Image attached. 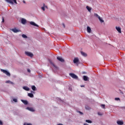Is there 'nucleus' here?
<instances>
[{"label": "nucleus", "instance_id": "nucleus-42", "mask_svg": "<svg viewBox=\"0 0 125 125\" xmlns=\"http://www.w3.org/2000/svg\"><path fill=\"white\" fill-rule=\"evenodd\" d=\"M57 125H63L62 124H58Z\"/></svg>", "mask_w": 125, "mask_h": 125}, {"label": "nucleus", "instance_id": "nucleus-39", "mask_svg": "<svg viewBox=\"0 0 125 125\" xmlns=\"http://www.w3.org/2000/svg\"><path fill=\"white\" fill-rule=\"evenodd\" d=\"M79 113H80V114H81V115H83V112H81V111H79Z\"/></svg>", "mask_w": 125, "mask_h": 125}, {"label": "nucleus", "instance_id": "nucleus-29", "mask_svg": "<svg viewBox=\"0 0 125 125\" xmlns=\"http://www.w3.org/2000/svg\"><path fill=\"white\" fill-rule=\"evenodd\" d=\"M42 9L43 10V11H44V10H45V8L44 7V6H43V7H42Z\"/></svg>", "mask_w": 125, "mask_h": 125}, {"label": "nucleus", "instance_id": "nucleus-27", "mask_svg": "<svg viewBox=\"0 0 125 125\" xmlns=\"http://www.w3.org/2000/svg\"><path fill=\"white\" fill-rule=\"evenodd\" d=\"M94 16H96V17H97L98 18H99L100 16H99L98 15V14H96V13H95L94 14Z\"/></svg>", "mask_w": 125, "mask_h": 125}, {"label": "nucleus", "instance_id": "nucleus-13", "mask_svg": "<svg viewBox=\"0 0 125 125\" xmlns=\"http://www.w3.org/2000/svg\"><path fill=\"white\" fill-rule=\"evenodd\" d=\"M21 21V23L23 24H26V22H27V21L24 19H22Z\"/></svg>", "mask_w": 125, "mask_h": 125}, {"label": "nucleus", "instance_id": "nucleus-23", "mask_svg": "<svg viewBox=\"0 0 125 125\" xmlns=\"http://www.w3.org/2000/svg\"><path fill=\"white\" fill-rule=\"evenodd\" d=\"M86 123H88V124H91L92 122L89 120H85Z\"/></svg>", "mask_w": 125, "mask_h": 125}, {"label": "nucleus", "instance_id": "nucleus-26", "mask_svg": "<svg viewBox=\"0 0 125 125\" xmlns=\"http://www.w3.org/2000/svg\"><path fill=\"white\" fill-rule=\"evenodd\" d=\"M89 109H90L89 106H88V105L85 106V109L86 110H89Z\"/></svg>", "mask_w": 125, "mask_h": 125}, {"label": "nucleus", "instance_id": "nucleus-1", "mask_svg": "<svg viewBox=\"0 0 125 125\" xmlns=\"http://www.w3.org/2000/svg\"><path fill=\"white\" fill-rule=\"evenodd\" d=\"M6 1L11 4H14V3L17 4V1H16V0H6Z\"/></svg>", "mask_w": 125, "mask_h": 125}, {"label": "nucleus", "instance_id": "nucleus-4", "mask_svg": "<svg viewBox=\"0 0 125 125\" xmlns=\"http://www.w3.org/2000/svg\"><path fill=\"white\" fill-rule=\"evenodd\" d=\"M25 53L26 55H27V56H29V57H33V56H34L33 53L30 52H25Z\"/></svg>", "mask_w": 125, "mask_h": 125}, {"label": "nucleus", "instance_id": "nucleus-33", "mask_svg": "<svg viewBox=\"0 0 125 125\" xmlns=\"http://www.w3.org/2000/svg\"><path fill=\"white\" fill-rule=\"evenodd\" d=\"M27 72H28V73H31V70H30L29 69H27Z\"/></svg>", "mask_w": 125, "mask_h": 125}, {"label": "nucleus", "instance_id": "nucleus-24", "mask_svg": "<svg viewBox=\"0 0 125 125\" xmlns=\"http://www.w3.org/2000/svg\"><path fill=\"white\" fill-rule=\"evenodd\" d=\"M22 37L23 39H27V38H28V37L25 34H22Z\"/></svg>", "mask_w": 125, "mask_h": 125}, {"label": "nucleus", "instance_id": "nucleus-22", "mask_svg": "<svg viewBox=\"0 0 125 125\" xmlns=\"http://www.w3.org/2000/svg\"><path fill=\"white\" fill-rule=\"evenodd\" d=\"M81 53L82 55H83V56H84V57H86V54H85V53L83 52H81Z\"/></svg>", "mask_w": 125, "mask_h": 125}, {"label": "nucleus", "instance_id": "nucleus-8", "mask_svg": "<svg viewBox=\"0 0 125 125\" xmlns=\"http://www.w3.org/2000/svg\"><path fill=\"white\" fill-rule=\"evenodd\" d=\"M26 109L29 111H31V112H35V109L33 107H27Z\"/></svg>", "mask_w": 125, "mask_h": 125}, {"label": "nucleus", "instance_id": "nucleus-41", "mask_svg": "<svg viewBox=\"0 0 125 125\" xmlns=\"http://www.w3.org/2000/svg\"><path fill=\"white\" fill-rule=\"evenodd\" d=\"M81 87H84V85H81Z\"/></svg>", "mask_w": 125, "mask_h": 125}, {"label": "nucleus", "instance_id": "nucleus-6", "mask_svg": "<svg viewBox=\"0 0 125 125\" xmlns=\"http://www.w3.org/2000/svg\"><path fill=\"white\" fill-rule=\"evenodd\" d=\"M79 58H75L73 60V63H74V64H78V63H79Z\"/></svg>", "mask_w": 125, "mask_h": 125}, {"label": "nucleus", "instance_id": "nucleus-37", "mask_svg": "<svg viewBox=\"0 0 125 125\" xmlns=\"http://www.w3.org/2000/svg\"><path fill=\"white\" fill-rule=\"evenodd\" d=\"M0 125H2V122L1 121H0Z\"/></svg>", "mask_w": 125, "mask_h": 125}, {"label": "nucleus", "instance_id": "nucleus-17", "mask_svg": "<svg viewBox=\"0 0 125 125\" xmlns=\"http://www.w3.org/2000/svg\"><path fill=\"white\" fill-rule=\"evenodd\" d=\"M87 31L88 33H91V28L89 26L87 27Z\"/></svg>", "mask_w": 125, "mask_h": 125}, {"label": "nucleus", "instance_id": "nucleus-20", "mask_svg": "<svg viewBox=\"0 0 125 125\" xmlns=\"http://www.w3.org/2000/svg\"><path fill=\"white\" fill-rule=\"evenodd\" d=\"M28 96H29V97H31V98H33V97H34V94L32 93H28Z\"/></svg>", "mask_w": 125, "mask_h": 125}, {"label": "nucleus", "instance_id": "nucleus-5", "mask_svg": "<svg viewBox=\"0 0 125 125\" xmlns=\"http://www.w3.org/2000/svg\"><path fill=\"white\" fill-rule=\"evenodd\" d=\"M49 63L51 64V65H52L53 67H54V68H55V69H58V67H57V66H56V65H55V64H54V63H53V62H52V61L51 60H50V59L48 60Z\"/></svg>", "mask_w": 125, "mask_h": 125}, {"label": "nucleus", "instance_id": "nucleus-21", "mask_svg": "<svg viewBox=\"0 0 125 125\" xmlns=\"http://www.w3.org/2000/svg\"><path fill=\"white\" fill-rule=\"evenodd\" d=\"M99 20H100V22H101V23H103V22H104V21L103 20H102V19L101 18V17H99V18H98Z\"/></svg>", "mask_w": 125, "mask_h": 125}, {"label": "nucleus", "instance_id": "nucleus-10", "mask_svg": "<svg viewBox=\"0 0 125 125\" xmlns=\"http://www.w3.org/2000/svg\"><path fill=\"white\" fill-rule=\"evenodd\" d=\"M57 59L59 60V61H60L61 62H64V59H63L62 58L60 57H57Z\"/></svg>", "mask_w": 125, "mask_h": 125}, {"label": "nucleus", "instance_id": "nucleus-7", "mask_svg": "<svg viewBox=\"0 0 125 125\" xmlns=\"http://www.w3.org/2000/svg\"><path fill=\"white\" fill-rule=\"evenodd\" d=\"M30 24L32 26H35V27H39V25L36 24V23H35V22L34 21H30Z\"/></svg>", "mask_w": 125, "mask_h": 125}, {"label": "nucleus", "instance_id": "nucleus-9", "mask_svg": "<svg viewBox=\"0 0 125 125\" xmlns=\"http://www.w3.org/2000/svg\"><path fill=\"white\" fill-rule=\"evenodd\" d=\"M117 125H124V121H117Z\"/></svg>", "mask_w": 125, "mask_h": 125}, {"label": "nucleus", "instance_id": "nucleus-25", "mask_svg": "<svg viewBox=\"0 0 125 125\" xmlns=\"http://www.w3.org/2000/svg\"><path fill=\"white\" fill-rule=\"evenodd\" d=\"M101 107H102L103 109H105V104H101Z\"/></svg>", "mask_w": 125, "mask_h": 125}, {"label": "nucleus", "instance_id": "nucleus-3", "mask_svg": "<svg viewBox=\"0 0 125 125\" xmlns=\"http://www.w3.org/2000/svg\"><path fill=\"white\" fill-rule=\"evenodd\" d=\"M69 76L71 77L73 79H75V80H77L78 79V76L76 75L74 73H69Z\"/></svg>", "mask_w": 125, "mask_h": 125}, {"label": "nucleus", "instance_id": "nucleus-36", "mask_svg": "<svg viewBox=\"0 0 125 125\" xmlns=\"http://www.w3.org/2000/svg\"><path fill=\"white\" fill-rule=\"evenodd\" d=\"M10 83H11V84H14V83H13L12 82H10Z\"/></svg>", "mask_w": 125, "mask_h": 125}, {"label": "nucleus", "instance_id": "nucleus-12", "mask_svg": "<svg viewBox=\"0 0 125 125\" xmlns=\"http://www.w3.org/2000/svg\"><path fill=\"white\" fill-rule=\"evenodd\" d=\"M116 29L117 31H118V32H119L120 34H121V33H122L121 27H116Z\"/></svg>", "mask_w": 125, "mask_h": 125}, {"label": "nucleus", "instance_id": "nucleus-43", "mask_svg": "<svg viewBox=\"0 0 125 125\" xmlns=\"http://www.w3.org/2000/svg\"><path fill=\"white\" fill-rule=\"evenodd\" d=\"M84 125H88V124H86V123H84Z\"/></svg>", "mask_w": 125, "mask_h": 125}, {"label": "nucleus", "instance_id": "nucleus-2", "mask_svg": "<svg viewBox=\"0 0 125 125\" xmlns=\"http://www.w3.org/2000/svg\"><path fill=\"white\" fill-rule=\"evenodd\" d=\"M1 72H3L4 74H5L6 76H8V77H10V73L8 72L7 71L4 70V69H1Z\"/></svg>", "mask_w": 125, "mask_h": 125}, {"label": "nucleus", "instance_id": "nucleus-35", "mask_svg": "<svg viewBox=\"0 0 125 125\" xmlns=\"http://www.w3.org/2000/svg\"><path fill=\"white\" fill-rule=\"evenodd\" d=\"M2 23H3V22H4V19L3 18V17H2Z\"/></svg>", "mask_w": 125, "mask_h": 125}, {"label": "nucleus", "instance_id": "nucleus-31", "mask_svg": "<svg viewBox=\"0 0 125 125\" xmlns=\"http://www.w3.org/2000/svg\"><path fill=\"white\" fill-rule=\"evenodd\" d=\"M10 81H6V83H10Z\"/></svg>", "mask_w": 125, "mask_h": 125}, {"label": "nucleus", "instance_id": "nucleus-46", "mask_svg": "<svg viewBox=\"0 0 125 125\" xmlns=\"http://www.w3.org/2000/svg\"><path fill=\"white\" fill-rule=\"evenodd\" d=\"M23 125H26V124H24Z\"/></svg>", "mask_w": 125, "mask_h": 125}, {"label": "nucleus", "instance_id": "nucleus-38", "mask_svg": "<svg viewBox=\"0 0 125 125\" xmlns=\"http://www.w3.org/2000/svg\"><path fill=\"white\" fill-rule=\"evenodd\" d=\"M26 125H32V124L31 123H28V124H27Z\"/></svg>", "mask_w": 125, "mask_h": 125}, {"label": "nucleus", "instance_id": "nucleus-44", "mask_svg": "<svg viewBox=\"0 0 125 125\" xmlns=\"http://www.w3.org/2000/svg\"><path fill=\"white\" fill-rule=\"evenodd\" d=\"M23 3H26V2H25L24 0L23 1Z\"/></svg>", "mask_w": 125, "mask_h": 125}, {"label": "nucleus", "instance_id": "nucleus-16", "mask_svg": "<svg viewBox=\"0 0 125 125\" xmlns=\"http://www.w3.org/2000/svg\"><path fill=\"white\" fill-rule=\"evenodd\" d=\"M83 80H84L85 81H88V77H87L86 76H83Z\"/></svg>", "mask_w": 125, "mask_h": 125}, {"label": "nucleus", "instance_id": "nucleus-11", "mask_svg": "<svg viewBox=\"0 0 125 125\" xmlns=\"http://www.w3.org/2000/svg\"><path fill=\"white\" fill-rule=\"evenodd\" d=\"M23 89H24V90H26V91H29L30 90V88L28 86H24L22 87Z\"/></svg>", "mask_w": 125, "mask_h": 125}, {"label": "nucleus", "instance_id": "nucleus-34", "mask_svg": "<svg viewBox=\"0 0 125 125\" xmlns=\"http://www.w3.org/2000/svg\"><path fill=\"white\" fill-rule=\"evenodd\" d=\"M98 115H99V116H101L102 115V114L100 113V112H98Z\"/></svg>", "mask_w": 125, "mask_h": 125}, {"label": "nucleus", "instance_id": "nucleus-45", "mask_svg": "<svg viewBox=\"0 0 125 125\" xmlns=\"http://www.w3.org/2000/svg\"><path fill=\"white\" fill-rule=\"evenodd\" d=\"M69 90H72V88H69Z\"/></svg>", "mask_w": 125, "mask_h": 125}, {"label": "nucleus", "instance_id": "nucleus-30", "mask_svg": "<svg viewBox=\"0 0 125 125\" xmlns=\"http://www.w3.org/2000/svg\"><path fill=\"white\" fill-rule=\"evenodd\" d=\"M13 101H14V102H17V99H13Z\"/></svg>", "mask_w": 125, "mask_h": 125}, {"label": "nucleus", "instance_id": "nucleus-15", "mask_svg": "<svg viewBox=\"0 0 125 125\" xmlns=\"http://www.w3.org/2000/svg\"><path fill=\"white\" fill-rule=\"evenodd\" d=\"M12 31L14 32V33H18V32H19V30L16 28L12 29Z\"/></svg>", "mask_w": 125, "mask_h": 125}, {"label": "nucleus", "instance_id": "nucleus-32", "mask_svg": "<svg viewBox=\"0 0 125 125\" xmlns=\"http://www.w3.org/2000/svg\"><path fill=\"white\" fill-rule=\"evenodd\" d=\"M115 99V100H117V101L120 100V98H116Z\"/></svg>", "mask_w": 125, "mask_h": 125}, {"label": "nucleus", "instance_id": "nucleus-18", "mask_svg": "<svg viewBox=\"0 0 125 125\" xmlns=\"http://www.w3.org/2000/svg\"><path fill=\"white\" fill-rule=\"evenodd\" d=\"M31 88L33 90H34V91L37 90V88L36 87V86L35 85H32L31 86Z\"/></svg>", "mask_w": 125, "mask_h": 125}, {"label": "nucleus", "instance_id": "nucleus-19", "mask_svg": "<svg viewBox=\"0 0 125 125\" xmlns=\"http://www.w3.org/2000/svg\"><path fill=\"white\" fill-rule=\"evenodd\" d=\"M22 102L23 103V104H24V105H27L28 104V102L27 101H25V100H21Z\"/></svg>", "mask_w": 125, "mask_h": 125}, {"label": "nucleus", "instance_id": "nucleus-40", "mask_svg": "<svg viewBox=\"0 0 125 125\" xmlns=\"http://www.w3.org/2000/svg\"><path fill=\"white\" fill-rule=\"evenodd\" d=\"M62 25L63 26V28H65V24L64 23H63Z\"/></svg>", "mask_w": 125, "mask_h": 125}, {"label": "nucleus", "instance_id": "nucleus-14", "mask_svg": "<svg viewBox=\"0 0 125 125\" xmlns=\"http://www.w3.org/2000/svg\"><path fill=\"white\" fill-rule=\"evenodd\" d=\"M86 9L89 11V12H91V7L86 6Z\"/></svg>", "mask_w": 125, "mask_h": 125}, {"label": "nucleus", "instance_id": "nucleus-28", "mask_svg": "<svg viewBox=\"0 0 125 125\" xmlns=\"http://www.w3.org/2000/svg\"><path fill=\"white\" fill-rule=\"evenodd\" d=\"M43 6H44V8H46L47 9V6L45 5V4H43Z\"/></svg>", "mask_w": 125, "mask_h": 125}]
</instances>
